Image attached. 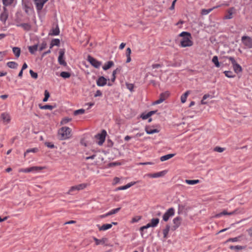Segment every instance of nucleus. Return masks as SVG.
Returning a JSON list of instances; mask_svg holds the SVG:
<instances>
[{
    "instance_id": "obj_1",
    "label": "nucleus",
    "mask_w": 252,
    "mask_h": 252,
    "mask_svg": "<svg viewBox=\"0 0 252 252\" xmlns=\"http://www.w3.org/2000/svg\"><path fill=\"white\" fill-rule=\"evenodd\" d=\"M179 36L182 37L180 46L182 47H190L193 45V41L191 40V36L190 33L183 32Z\"/></svg>"
},
{
    "instance_id": "obj_2",
    "label": "nucleus",
    "mask_w": 252,
    "mask_h": 252,
    "mask_svg": "<svg viewBox=\"0 0 252 252\" xmlns=\"http://www.w3.org/2000/svg\"><path fill=\"white\" fill-rule=\"evenodd\" d=\"M71 129L66 126H63L59 130L58 134L61 140H65L71 137Z\"/></svg>"
},
{
    "instance_id": "obj_3",
    "label": "nucleus",
    "mask_w": 252,
    "mask_h": 252,
    "mask_svg": "<svg viewBox=\"0 0 252 252\" xmlns=\"http://www.w3.org/2000/svg\"><path fill=\"white\" fill-rule=\"evenodd\" d=\"M107 135L105 130H102L101 133L96 134L94 137V141L98 145L101 146L104 142Z\"/></svg>"
},
{
    "instance_id": "obj_4",
    "label": "nucleus",
    "mask_w": 252,
    "mask_h": 252,
    "mask_svg": "<svg viewBox=\"0 0 252 252\" xmlns=\"http://www.w3.org/2000/svg\"><path fill=\"white\" fill-rule=\"evenodd\" d=\"M44 168V167L41 166H32L27 168H20L19 169L18 171L19 172L23 173H37L39 172Z\"/></svg>"
},
{
    "instance_id": "obj_5",
    "label": "nucleus",
    "mask_w": 252,
    "mask_h": 252,
    "mask_svg": "<svg viewBox=\"0 0 252 252\" xmlns=\"http://www.w3.org/2000/svg\"><path fill=\"white\" fill-rule=\"evenodd\" d=\"M159 220L158 218H154L152 219L150 223H148L145 226H143L140 228V230L141 231V235L143 236L142 232L144 229H147L150 227H156L158 225L159 223Z\"/></svg>"
},
{
    "instance_id": "obj_6",
    "label": "nucleus",
    "mask_w": 252,
    "mask_h": 252,
    "mask_svg": "<svg viewBox=\"0 0 252 252\" xmlns=\"http://www.w3.org/2000/svg\"><path fill=\"white\" fill-rule=\"evenodd\" d=\"M227 58L231 62L232 64L234 70L236 73H240L242 71V69L241 66L236 63L233 57H227Z\"/></svg>"
},
{
    "instance_id": "obj_7",
    "label": "nucleus",
    "mask_w": 252,
    "mask_h": 252,
    "mask_svg": "<svg viewBox=\"0 0 252 252\" xmlns=\"http://www.w3.org/2000/svg\"><path fill=\"white\" fill-rule=\"evenodd\" d=\"M87 184L83 183L76 186L71 187L69 189L67 194H72V192L75 190H82L85 189L88 186Z\"/></svg>"
},
{
    "instance_id": "obj_8",
    "label": "nucleus",
    "mask_w": 252,
    "mask_h": 252,
    "mask_svg": "<svg viewBox=\"0 0 252 252\" xmlns=\"http://www.w3.org/2000/svg\"><path fill=\"white\" fill-rule=\"evenodd\" d=\"M243 44L247 48H252V38L248 36H243L241 38Z\"/></svg>"
},
{
    "instance_id": "obj_9",
    "label": "nucleus",
    "mask_w": 252,
    "mask_h": 252,
    "mask_svg": "<svg viewBox=\"0 0 252 252\" xmlns=\"http://www.w3.org/2000/svg\"><path fill=\"white\" fill-rule=\"evenodd\" d=\"M169 95V92H165L161 93L159 95V98L154 102V104H158L164 101Z\"/></svg>"
},
{
    "instance_id": "obj_10",
    "label": "nucleus",
    "mask_w": 252,
    "mask_h": 252,
    "mask_svg": "<svg viewBox=\"0 0 252 252\" xmlns=\"http://www.w3.org/2000/svg\"><path fill=\"white\" fill-rule=\"evenodd\" d=\"M34 4L36 6V10L38 12H40L43 8V7L45 3L48 0H33Z\"/></svg>"
},
{
    "instance_id": "obj_11",
    "label": "nucleus",
    "mask_w": 252,
    "mask_h": 252,
    "mask_svg": "<svg viewBox=\"0 0 252 252\" xmlns=\"http://www.w3.org/2000/svg\"><path fill=\"white\" fill-rule=\"evenodd\" d=\"M175 214V210L173 208H169L167 210V211L164 213L163 216V220L165 221H167L169 218L170 217H172Z\"/></svg>"
},
{
    "instance_id": "obj_12",
    "label": "nucleus",
    "mask_w": 252,
    "mask_h": 252,
    "mask_svg": "<svg viewBox=\"0 0 252 252\" xmlns=\"http://www.w3.org/2000/svg\"><path fill=\"white\" fill-rule=\"evenodd\" d=\"M88 61L95 68H99L101 64V63L100 62L97 61L96 59L90 56H88Z\"/></svg>"
},
{
    "instance_id": "obj_13",
    "label": "nucleus",
    "mask_w": 252,
    "mask_h": 252,
    "mask_svg": "<svg viewBox=\"0 0 252 252\" xmlns=\"http://www.w3.org/2000/svg\"><path fill=\"white\" fill-rule=\"evenodd\" d=\"M0 119L3 123L6 124H8L11 120L10 115L9 113L6 112H4L1 114Z\"/></svg>"
},
{
    "instance_id": "obj_14",
    "label": "nucleus",
    "mask_w": 252,
    "mask_h": 252,
    "mask_svg": "<svg viewBox=\"0 0 252 252\" xmlns=\"http://www.w3.org/2000/svg\"><path fill=\"white\" fill-rule=\"evenodd\" d=\"M64 52L63 50H60L59 52V56L58 57L59 63L62 65L66 66V63L64 59Z\"/></svg>"
},
{
    "instance_id": "obj_15",
    "label": "nucleus",
    "mask_w": 252,
    "mask_h": 252,
    "mask_svg": "<svg viewBox=\"0 0 252 252\" xmlns=\"http://www.w3.org/2000/svg\"><path fill=\"white\" fill-rule=\"evenodd\" d=\"M167 173L166 170H163L159 172L155 173L153 174H148V176L151 178H157L164 176Z\"/></svg>"
},
{
    "instance_id": "obj_16",
    "label": "nucleus",
    "mask_w": 252,
    "mask_h": 252,
    "mask_svg": "<svg viewBox=\"0 0 252 252\" xmlns=\"http://www.w3.org/2000/svg\"><path fill=\"white\" fill-rule=\"evenodd\" d=\"M108 80L103 76L99 77L96 80V85L99 87H103L107 84Z\"/></svg>"
},
{
    "instance_id": "obj_17",
    "label": "nucleus",
    "mask_w": 252,
    "mask_h": 252,
    "mask_svg": "<svg viewBox=\"0 0 252 252\" xmlns=\"http://www.w3.org/2000/svg\"><path fill=\"white\" fill-rule=\"evenodd\" d=\"M235 12V8L234 7H231L229 8L226 12L224 18L225 19H231L233 18V14Z\"/></svg>"
},
{
    "instance_id": "obj_18",
    "label": "nucleus",
    "mask_w": 252,
    "mask_h": 252,
    "mask_svg": "<svg viewBox=\"0 0 252 252\" xmlns=\"http://www.w3.org/2000/svg\"><path fill=\"white\" fill-rule=\"evenodd\" d=\"M237 210H235L230 212H228L226 210H224L222 212L216 215L215 217L216 218H220L222 215H233L236 214L237 213Z\"/></svg>"
},
{
    "instance_id": "obj_19",
    "label": "nucleus",
    "mask_w": 252,
    "mask_h": 252,
    "mask_svg": "<svg viewBox=\"0 0 252 252\" xmlns=\"http://www.w3.org/2000/svg\"><path fill=\"white\" fill-rule=\"evenodd\" d=\"M145 131L147 134H152L155 133H158L159 132V130L156 128H152V127L150 126H146Z\"/></svg>"
},
{
    "instance_id": "obj_20",
    "label": "nucleus",
    "mask_w": 252,
    "mask_h": 252,
    "mask_svg": "<svg viewBox=\"0 0 252 252\" xmlns=\"http://www.w3.org/2000/svg\"><path fill=\"white\" fill-rule=\"evenodd\" d=\"M97 227H98V229L100 231H105L107 229H110L112 226V224H104L102 226H99V225H97Z\"/></svg>"
},
{
    "instance_id": "obj_21",
    "label": "nucleus",
    "mask_w": 252,
    "mask_h": 252,
    "mask_svg": "<svg viewBox=\"0 0 252 252\" xmlns=\"http://www.w3.org/2000/svg\"><path fill=\"white\" fill-rule=\"evenodd\" d=\"M181 218L180 217H177L174 218L173 220V222L174 224V227H175V228H178L181 224Z\"/></svg>"
},
{
    "instance_id": "obj_22",
    "label": "nucleus",
    "mask_w": 252,
    "mask_h": 252,
    "mask_svg": "<svg viewBox=\"0 0 252 252\" xmlns=\"http://www.w3.org/2000/svg\"><path fill=\"white\" fill-rule=\"evenodd\" d=\"M18 27H22L24 30L29 31L31 29V26L28 23H22L17 25Z\"/></svg>"
},
{
    "instance_id": "obj_23",
    "label": "nucleus",
    "mask_w": 252,
    "mask_h": 252,
    "mask_svg": "<svg viewBox=\"0 0 252 252\" xmlns=\"http://www.w3.org/2000/svg\"><path fill=\"white\" fill-rule=\"evenodd\" d=\"M190 93V91H187L183 94L181 95V101L182 103H184L186 101L187 97L188 96Z\"/></svg>"
},
{
    "instance_id": "obj_24",
    "label": "nucleus",
    "mask_w": 252,
    "mask_h": 252,
    "mask_svg": "<svg viewBox=\"0 0 252 252\" xmlns=\"http://www.w3.org/2000/svg\"><path fill=\"white\" fill-rule=\"evenodd\" d=\"M12 51L13 53L14 54L15 57L18 58L19 57L21 54V49L19 47H13L12 48Z\"/></svg>"
},
{
    "instance_id": "obj_25",
    "label": "nucleus",
    "mask_w": 252,
    "mask_h": 252,
    "mask_svg": "<svg viewBox=\"0 0 252 252\" xmlns=\"http://www.w3.org/2000/svg\"><path fill=\"white\" fill-rule=\"evenodd\" d=\"M175 154H168L161 157L160 159L161 161H164L173 158Z\"/></svg>"
},
{
    "instance_id": "obj_26",
    "label": "nucleus",
    "mask_w": 252,
    "mask_h": 252,
    "mask_svg": "<svg viewBox=\"0 0 252 252\" xmlns=\"http://www.w3.org/2000/svg\"><path fill=\"white\" fill-rule=\"evenodd\" d=\"M113 65L114 63L112 61H109L103 66L102 68L103 70H106L111 68Z\"/></svg>"
},
{
    "instance_id": "obj_27",
    "label": "nucleus",
    "mask_w": 252,
    "mask_h": 252,
    "mask_svg": "<svg viewBox=\"0 0 252 252\" xmlns=\"http://www.w3.org/2000/svg\"><path fill=\"white\" fill-rule=\"evenodd\" d=\"M7 65L11 68H17L18 64L15 62H9L7 63Z\"/></svg>"
},
{
    "instance_id": "obj_28",
    "label": "nucleus",
    "mask_w": 252,
    "mask_h": 252,
    "mask_svg": "<svg viewBox=\"0 0 252 252\" xmlns=\"http://www.w3.org/2000/svg\"><path fill=\"white\" fill-rule=\"evenodd\" d=\"M218 7H219V6H217L214 7L213 8L208 9H203L201 10V13L202 15H207V14H209L210 12H211L213 9H214Z\"/></svg>"
},
{
    "instance_id": "obj_29",
    "label": "nucleus",
    "mask_w": 252,
    "mask_h": 252,
    "mask_svg": "<svg viewBox=\"0 0 252 252\" xmlns=\"http://www.w3.org/2000/svg\"><path fill=\"white\" fill-rule=\"evenodd\" d=\"M185 182L188 185H195L200 183L199 180H186Z\"/></svg>"
},
{
    "instance_id": "obj_30",
    "label": "nucleus",
    "mask_w": 252,
    "mask_h": 252,
    "mask_svg": "<svg viewBox=\"0 0 252 252\" xmlns=\"http://www.w3.org/2000/svg\"><path fill=\"white\" fill-rule=\"evenodd\" d=\"M29 50L30 52L33 54L34 53L35 51H36L38 49V45H34L33 46H29Z\"/></svg>"
},
{
    "instance_id": "obj_31",
    "label": "nucleus",
    "mask_w": 252,
    "mask_h": 252,
    "mask_svg": "<svg viewBox=\"0 0 252 252\" xmlns=\"http://www.w3.org/2000/svg\"><path fill=\"white\" fill-rule=\"evenodd\" d=\"M212 62L215 64L216 67H219L220 66V63L218 61V58L217 56H215L213 57Z\"/></svg>"
},
{
    "instance_id": "obj_32",
    "label": "nucleus",
    "mask_w": 252,
    "mask_h": 252,
    "mask_svg": "<svg viewBox=\"0 0 252 252\" xmlns=\"http://www.w3.org/2000/svg\"><path fill=\"white\" fill-rule=\"evenodd\" d=\"M39 107L41 109H43V110H46V109L52 110L54 108V106L50 105H39Z\"/></svg>"
},
{
    "instance_id": "obj_33",
    "label": "nucleus",
    "mask_w": 252,
    "mask_h": 252,
    "mask_svg": "<svg viewBox=\"0 0 252 252\" xmlns=\"http://www.w3.org/2000/svg\"><path fill=\"white\" fill-rule=\"evenodd\" d=\"M245 248L241 246H230L229 249L231 250H234L235 251H239L244 249Z\"/></svg>"
},
{
    "instance_id": "obj_34",
    "label": "nucleus",
    "mask_w": 252,
    "mask_h": 252,
    "mask_svg": "<svg viewBox=\"0 0 252 252\" xmlns=\"http://www.w3.org/2000/svg\"><path fill=\"white\" fill-rule=\"evenodd\" d=\"M121 209V208H117L110 210L107 213L108 216L117 213Z\"/></svg>"
},
{
    "instance_id": "obj_35",
    "label": "nucleus",
    "mask_w": 252,
    "mask_h": 252,
    "mask_svg": "<svg viewBox=\"0 0 252 252\" xmlns=\"http://www.w3.org/2000/svg\"><path fill=\"white\" fill-rule=\"evenodd\" d=\"M240 237H241V236H239L238 237H235V238H229L228 239H227L225 241V243H228V242H235L239 241L240 240Z\"/></svg>"
},
{
    "instance_id": "obj_36",
    "label": "nucleus",
    "mask_w": 252,
    "mask_h": 252,
    "mask_svg": "<svg viewBox=\"0 0 252 252\" xmlns=\"http://www.w3.org/2000/svg\"><path fill=\"white\" fill-rule=\"evenodd\" d=\"M60 33V30L58 27H57L55 29H53L52 30V32L50 34L52 35H57Z\"/></svg>"
},
{
    "instance_id": "obj_37",
    "label": "nucleus",
    "mask_w": 252,
    "mask_h": 252,
    "mask_svg": "<svg viewBox=\"0 0 252 252\" xmlns=\"http://www.w3.org/2000/svg\"><path fill=\"white\" fill-rule=\"evenodd\" d=\"M60 76L63 78H68L70 77V74L68 72L63 71L61 73Z\"/></svg>"
},
{
    "instance_id": "obj_38",
    "label": "nucleus",
    "mask_w": 252,
    "mask_h": 252,
    "mask_svg": "<svg viewBox=\"0 0 252 252\" xmlns=\"http://www.w3.org/2000/svg\"><path fill=\"white\" fill-rule=\"evenodd\" d=\"M71 121V118H69L67 117L64 118L62 120V121L61 122V125H65V124H67L68 123H69V122H70Z\"/></svg>"
},
{
    "instance_id": "obj_39",
    "label": "nucleus",
    "mask_w": 252,
    "mask_h": 252,
    "mask_svg": "<svg viewBox=\"0 0 252 252\" xmlns=\"http://www.w3.org/2000/svg\"><path fill=\"white\" fill-rule=\"evenodd\" d=\"M224 73L225 75L228 78H233L235 76L233 72L231 71H225Z\"/></svg>"
},
{
    "instance_id": "obj_40",
    "label": "nucleus",
    "mask_w": 252,
    "mask_h": 252,
    "mask_svg": "<svg viewBox=\"0 0 252 252\" xmlns=\"http://www.w3.org/2000/svg\"><path fill=\"white\" fill-rule=\"evenodd\" d=\"M37 151H38V149L37 148H35L28 149V150H27V151H26V152L24 154V157H26V154H28V153H31V152L36 153V152H37Z\"/></svg>"
},
{
    "instance_id": "obj_41",
    "label": "nucleus",
    "mask_w": 252,
    "mask_h": 252,
    "mask_svg": "<svg viewBox=\"0 0 252 252\" xmlns=\"http://www.w3.org/2000/svg\"><path fill=\"white\" fill-rule=\"evenodd\" d=\"M85 113V110L83 109H80L77 110H75L74 112V115H78L79 114H83Z\"/></svg>"
},
{
    "instance_id": "obj_42",
    "label": "nucleus",
    "mask_w": 252,
    "mask_h": 252,
    "mask_svg": "<svg viewBox=\"0 0 252 252\" xmlns=\"http://www.w3.org/2000/svg\"><path fill=\"white\" fill-rule=\"evenodd\" d=\"M44 95H45V97L43 99V101L46 102L48 100V99L50 96V94H49V92L47 91V90L45 91Z\"/></svg>"
},
{
    "instance_id": "obj_43",
    "label": "nucleus",
    "mask_w": 252,
    "mask_h": 252,
    "mask_svg": "<svg viewBox=\"0 0 252 252\" xmlns=\"http://www.w3.org/2000/svg\"><path fill=\"white\" fill-rule=\"evenodd\" d=\"M169 226H167L166 227V228L163 229V236H164V238H166L167 237V236L169 233Z\"/></svg>"
},
{
    "instance_id": "obj_44",
    "label": "nucleus",
    "mask_w": 252,
    "mask_h": 252,
    "mask_svg": "<svg viewBox=\"0 0 252 252\" xmlns=\"http://www.w3.org/2000/svg\"><path fill=\"white\" fill-rule=\"evenodd\" d=\"M94 240L95 241V244L96 245H100L101 244H103L104 243V241H103V240H99V239H97L95 237H94Z\"/></svg>"
},
{
    "instance_id": "obj_45",
    "label": "nucleus",
    "mask_w": 252,
    "mask_h": 252,
    "mask_svg": "<svg viewBox=\"0 0 252 252\" xmlns=\"http://www.w3.org/2000/svg\"><path fill=\"white\" fill-rule=\"evenodd\" d=\"M30 73L31 77L34 79H37L38 77V75L36 73L34 72L33 70H30Z\"/></svg>"
},
{
    "instance_id": "obj_46",
    "label": "nucleus",
    "mask_w": 252,
    "mask_h": 252,
    "mask_svg": "<svg viewBox=\"0 0 252 252\" xmlns=\"http://www.w3.org/2000/svg\"><path fill=\"white\" fill-rule=\"evenodd\" d=\"M13 0H2L3 4L7 6L12 3Z\"/></svg>"
},
{
    "instance_id": "obj_47",
    "label": "nucleus",
    "mask_w": 252,
    "mask_h": 252,
    "mask_svg": "<svg viewBox=\"0 0 252 252\" xmlns=\"http://www.w3.org/2000/svg\"><path fill=\"white\" fill-rule=\"evenodd\" d=\"M141 217L140 216H136L135 217H133L132 219L131 222L134 223V222H138L140 220H141Z\"/></svg>"
},
{
    "instance_id": "obj_48",
    "label": "nucleus",
    "mask_w": 252,
    "mask_h": 252,
    "mask_svg": "<svg viewBox=\"0 0 252 252\" xmlns=\"http://www.w3.org/2000/svg\"><path fill=\"white\" fill-rule=\"evenodd\" d=\"M51 43L54 46H58L60 44V40L58 39H54L52 40Z\"/></svg>"
},
{
    "instance_id": "obj_49",
    "label": "nucleus",
    "mask_w": 252,
    "mask_h": 252,
    "mask_svg": "<svg viewBox=\"0 0 252 252\" xmlns=\"http://www.w3.org/2000/svg\"><path fill=\"white\" fill-rule=\"evenodd\" d=\"M6 51L0 52V61H1L4 57L6 55Z\"/></svg>"
},
{
    "instance_id": "obj_50",
    "label": "nucleus",
    "mask_w": 252,
    "mask_h": 252,
    "mask_svg": "<svg viewBox=\"0 0 252 252\" xmlns=\"http://www.w3.org/2000/svg\"><path fill=\"white\" fill-rule=\"evenodd\" d=\"M47 46V43L45 42H43L41 43L40 45V46L39 47V50L42 51L43 49H45Z\"/></svg>"
},
{
    "instance_id": "obj_51",
    "label": "nucleus",
    "mask_w": 252,
    "mask_h": 252,
    "mask_svg": "<svg viewBox=\"0 0 252 252\" xmlns=\"http://www.w3.org/2000/svg\"><path fill=\"white\" fill-rule=\"evenodd\" d=\"M45 145L47 147L51 148V149L54 148L55 147L53 143H52L51 142H45Z\"/></svg>"
},
{
    "instance_id": "obj_52",
    "label": "nucleus",
    "mask_w": 252,
    "mask_h": 252,
    "mask_svg": "<svg viewBox=\"0 0 252 252\" xmlns=\"http://www.w3.org/2000/svg\"><path fill=\"white\" fill-rule=\"evenodd\" d=\"M126 87L131 92H132L133 91V89L134 88V85L133 84H126Z\"/></svg>"
},
{
    "instance_id": "obj_53",
    "label": "nucleus",
    "mask_w": 252,
    "mask_h": 252,
    "mask_svg": "<svg viewBox=\"0 0 252 252\" xmlns=\"http://www.w3.org/2000/svg\"><path fill=\"white\" fill-rule=\"evenodd\" d=\"M120 179L118 177H115L113 180V185H116L120 182Z\"/></svg>"
},
{
    "instance_id": "obj_54",
    "label": "nucleus",
    "mask_w": 252,
    "mask_h": 252,
    "mask_svg": "<svg viewBox=\"0 0 252 252\" xmlns=\"http://www.w3.org/2000/svg\"><path fill=\"white\" fill-rule=\"evenodd\" d=\"M102 95V94L100 90H97L96 92V93H95L94 96L95 97H97V96H101Z\"/></svg>"
},
{
    "instance_id": "obj_55",
    "label": "nucleus",
    "mask_w": 252,
    "mask_h": 252,
    "mask_svg": "<svg viewBox=\"0 0 252 252\" xmlns=\"http://www.w3.org/2000/svg\"><path fill=\"white\" fill-rule=\"evenodd\" d=\"M161 66H162V65L160 64L156 63V64H152V67L153 69H155V68H158L159 67H161Z\"/></svg>"
},
{
    "instance_id": "obj_56",
    "label": "nucleus",
    "mask_w": 252,
    "mask_h": 252,
    "mask_svg": "<svg viewBox=\"0 0 252 252\" xmlns=\"http://www.w3.org/2000/svg\"><path fill=\"white\" fill-rule=\"evenodd\" d=\"M136 184V182H131L130 183H128L126 185V189H128L132 186Z\"/></svg>"
},
{
    "instance_id": "obj_57",
    "label": "nucleus",
    "mask_w": 252,
    "mask_h": 252,
    "mask_svg": "<svg viewBox=\"0 0 252 252\" xmlns=\"http://www.w3.org/2000/svg\"><path fill=\"white\" fill-rule=\"evenodd\" d=\"M150 116H149V114L148 113L145 114H142L141 115V117L142 118V119L143 120H146L148 118H149Z\"/></svg>"
},
{
    "instance_id": "obj_58",
    "label": "nucleus",
    "mask_w": 252,
    "mask_h": 252,
    "mask_svg": "<svg viewBox=\"0 0 252 252\" xmlns=\"http://www.w3.org/2000/svg\"><path fill=\"white\" fill-rule=\"evenodd\" d=\"M215 151H217L218 152L221 153V152H222L224 151V149L222 148H221V147H217L215 148Z\"/></svg>"
},
{
    "instance_id": "obj_59",
    "label": "nucleus",
    "mask_w": 252,
    "mask_h": 252,
    "mask_svg": "<svg viewBox=\"0 0 252 252\" xmlns=\"http://www.w3.org/2000/svg\"><path fill=\"white\" fill-rule=\"evenodd\" d=\"M131 51L130 48H127L126 50V56H130Z\"/></svg>"
},
{
    "instance_id": "obj_60",
    "label": "nucleus",
    "mask_w": 252,
    "mask_h": 252,
    "mask_svg": "<svg viewBox=\"0 0 252 252\" xmlns=\"http://www.w3.org/2000/svg\"><path fill=\"white\" fill-rule=\"evenodd\" d=\"M176 1H177V0H174L172 2V5L170 7V9L171 10H173L174 9L175 4Z\"/></svg>"
},
{
    "instance_id": "obj_61",
    "label": "nucleus",
    "mask_w": 252,
    "mask_h": 252,
    "mask_svg": "<svg viewBox=\"0 0 252 252\" xmlns=\"http://www.w3.org/2000/svg\"><path fill=\"white\" fill-rule=\"evenodd\" d=\"M119 164H120L119 163H117V162H112V163H110L109 164V167H112V166L118 165H119Z\"/></svg>"
},
{
    "instance_id": "obj_62",
    "label": "nucleus",
    "mask_w": 252,
    "mask_h": 252,
    "mask_svg": "<svg viewBox=\"0 0 252 252\" xmlns=\"http://www.w3.org/2000/svg\"><path fill=\"white\" fill-rule=\"evenodd\" d=\"M125 46H126V43H122L120 44V46H119V49H120V50H122V49H123L125 48Z\"/></svg>"
},
{
    "instance_id": "obj_63",
    "label": "nucleus",
    "mask_w": 252,
    "mask_h": 252,
    "mask_svg": "<svg viewBox=\"0 0 252 252\" xmlns=\"http://www.w3.org/2000/svg\"><path fill=\"white\" fill-rule=\"evenodd\" d=\"M248 232V234L249 235L252 237V227H251L250 228H249L248 230H247Z\"/></svg>"
},
{
    "instance_id": "obj_64",
    "label": "nucleus",
    "mask_w": 252,
    "mask_h": 252,
    "mask_svg": "<svg viewBox=\"0 0 252 252\" xmlns=\"http://www.w3.org/2000/svg\"><path fill=\"white\" fill-rule=\"evenodd\" d=\"M156 112H157V111H151L149 112L148 113V114H149V116H150L151 117L153 115L155 114Z\"/></svg>"
}]
</instances>
